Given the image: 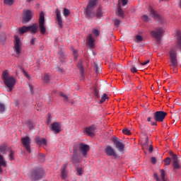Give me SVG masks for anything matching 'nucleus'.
Here are the masks:
<instances>
[{
	"instance_id": "nucleus-1",
	"label": "nucleus",
	"mask_w": 181,
	"mask_h": 181,
	"mask_svg": "<svg viewBox=\"0 0 181 181\" xmlns=\"http://www.w3.org/2000/svg\"><path fill=\"white\" fill-rule=\"evenodd\" d=\"M1 78L5 86L8 87V91L11 93V91L13 90L15 84H16V78L13 77V76H10L8 70H5L2 73Z\"/></svg>"
},
{
	"instance_id": "nucleus-2",
	"label": "nucleus",
	"mask_w": 181,
	"mask_h": 181,
	"mask_svg": "<svg viewBox=\"0 0 181 181\" xmlns=\"http://www.w3.org/2000/svg\"><path fill=\"white\" fill-rule=\"evenodd\" d=\"M45 170L43 168H36L34 170H32L28 174V176L29 179L32 181H38L45 176Z\"/></svg>"
},
{
	"instance_id": "nucleus-3",
	"label": "nucleus",
	"mask_w": 181,
	"mask_h": 181,
	"mask_svg": "<svg viewBox=\"0 0 181 181\" xmlns=\"http://www.w3.org/2000/svg\"><path fill=\"white\" fill-rule=\"evenodd\" d=\"M18 32L20 35H23L28 32H30V33H37V23H34L30 26H23L18 29Z\"/></svg>"
},
{
	"instance_id": "nucleus-4",
	"label": "nucleus",
	"mask_w": 181,
	"mask_h": 181,
	"mask_svg": "<svg viewBox=\"0 0 181 181\" xmlns=\"http://www.w3.org/2000/svg\"><path fill=\"white\" fill-rule=\"evenodd\" d=\"M170 67L171 69H176L177 67V53L175 49L170 50Z\"/></svg>"
},
{
	"instance_id": "nucleus-5",
	"label": "nucleus",
	"mask_w": 181,
	"mask_h": 181,
	"mask_svg": "<svg viewBox=\"0 0 181 181\" xmlns=\"http://www.w3.org/2000/svg\"><path fill=\"white\" fill-rule=\"evenodd\" d=\"M163 33H165V31L162 28H156L150 32V35L152 37L156 39L157 42H160V39H162Z\"/></svg>"
},
{
	"instance_id": "nucleus-6",
	"label": "nucleus",
	"mask_w": 181,
	"mask_h": 181,
	"mask_svg": "<svg viewBox=\"0 0 181 181\" xmlns=\"http://www.w3.org/2000/svg\"><path fill=\"white\" fill-rule=\"evenodd\" d=\"M167 115V112L160 110L155 112L153 114V118L154 121H156V122H163V120L165 119V118H166Z\"/></svg>"
},
{
	"instance_id": "nucleus-7",
	"label": "nucleus",
	"mask_w": 181,
	"mask_h": 181,
	"mask_svg": "<svg viewBox=\"0 0 181 181\" xmlns=\"http://www.w3.org/2000/svg\"><path fill=\"white\" fill-rule=\"evenodd\" d=\"M112 141L113 142V145L119 152H124V149H125V144H123L122 139H119L118 137H113Z\"/></svg>"
},
{
	"instance_id": "nucleus-8",
	"label": "nucleus",
	"mask_w": 181,
	"mask_h": 181,
	"mask_svg": "<svg viewBox=\"0 0 181 181\" xmlns=\"http://www.w3.org/2000/svg\"><path fill=\"white\" fill-rule=\"evenodd\" d=\"M121 4L122 6H125L128 4V0H119L118 6H117V11L116 14L117 16L120 18H124V11L122 10V7L121 6Z\"/></svg>"
},
{
	"instance_id": "nucleus-9",
	"label": "nucleus",
	"mask_w": 181,
	"mask_h": 181,
	"mask_svg": "<svg viewBox=\"0 0 181 181\" xmlns=\"http://www.w3.org/2000/svg\"><path fill=\"white\" fill-rule=\"evenodd\" d=\"M39 25L40 33L45 35V33H46V28L45 27V13H43V11L40 13Z\"/></svg>"
},
{
	"instance_id": "nucleus-10",
	"label": "nucleus",
	"mask_w": 181,
	"mask_h": 181,
	"mask_svg": "<svg viewBox=\"0 0 181 181\" xmlns=\"http://www.w3.org/2000/svg\"><path fill=\"white\" fill-rule=\"evenodd\" d=\"M21 144H23V146L25 147L27 152H28V153H30V137L25 136L24 138H22Z\"/></svg>"
},
{
	"instance_id": "nucleus-11",
	"label": "nucleus",
	"mask_w": 181,
	"mask_h": 181,
	"mask_svg": "<svg viewBox=\"0 0 181 181\" xmlns=\"http://www.w3.org/2000/svg\"><path fill=\"white\" fill-rule=\"evenodd\" d=\"M56 14V21L55 23L59 26V28H63V20L62 18V11L59 10L57 8L55 10Z\"/></svg>"
},
{
	"instance_id": "nucleus-12",
	"label": "nucleus",
	"mask_w": 181,
	"mask_h": 181,
	"mask_svg": "<svg viewBox=\"0 0 181 181\" xmlns=\"http://www.w3.org/2000/svg\"><path fill=\"white\" fill-rule=\"evenodd\" d=\"M49 129L54 132V134H59L60 131H62V126H60V123L54 122L49 126Z\"/></svg>"
},
{
	"instance_id": "nucleus-13",
	"label": "nucleus",
	"mask_w": 181,
	"mask_h": 181,
	"mask_svg": "<svg viewBox=\"0 0 181 181\" xmlns=\"http://www.w3.org/2000/svg\"><path fill=\"white\" fill-rule=\"evenodd\" d=\"M79 149L82 153V155L84 158H87V152L90 151V146L88 144H84L83 143H81L79 145Z\"/></svg>"
},
{
	"instance_id": "nucleus-14",
	"label": "nucleus",
	"mask_w": 181,
	"mask_h": 181,
	"mask_svg": "<svg viewBox=\"0 0 181 181\" xmlns=\"http://www.w3.org/2000/svg\"><path fill=\"white\" fill-rule=\"evenodd\" d=\"M15 45H14V49L16 51V54L19 56L21 54V38H19L18 36L15 35Z\"/></svg>"
},
{
	"instance_id": "nucleus-15",
	"label": "nucleus",
	"mask_w": 181,
	"mask_h": 181,
	"mask_svg": "<svg viewBox=\"0 0 181 181\" xmlns=\"http://www.w3.org/2000/svg\"><path fill=\"white\" fill-rule=\"evenodd\" d=\"M160 176L161 177H159V176H158V174L157 173H154L153 175V177H154V179H156V181H168L166 180V173L165 172V170H160Z\"/></svg>"
},
{
	"instance_id": "nucleus-16",
	"label": "nucleus",
	"mask_w": 181,
	"mask_h": 181,
	"mask_svg": "<svg viewBox=\"0 0 181 181\" xmlns=\"http://www.w3.org/2000/svg\"><path fill=\"white\" fill-rule=\"evenodd\" d=\"M32 20V12L30 10L24 11L23 17V23H26Z\"/></svg>"
},
{
	"instance_id": "nucleus-17",
	"label": "nucleus",
	"mask_w": 181,
	"mask_h": 181,
	"mask_svg": "<svg viewBox=\"0 0 181 181\" xmlns=\"http://www.w3.org/2000/svg\"><path fill=\"white\" fill-rule=\"evenodd\" d=\"M85 16L87 19H94V18H95V12L94 11V9L86 8Z\"/></svg>"
},
{
	"instance_id": "nucleus-18",
	"label": "nucleus",
	"mask_w": 181,
	"mask_h": 181,
	"mask_svg": "<svg viewBox=\"0 0 181 181\" xmlns=\"http://www.w3.org/2000/svg\"><path fill=\"white\" fill-rule=\"evenodd\" d=\"M95 129H96L95 125H92L88 127H86L85 129V132H86L88 136H94L95 134Z\"/></svg>"
},
{
	"instance_id": "nucleus-19",
	"label": "nucleus",
	"mask_w": 181,
	"mask_h": 181,
	"mask_svg": "<svg viewBox=\"0 0 181 181\" xmlns=\"http://www.w3.org/2000/svg\"><path fill=\"white\" fill-rule=\"evenodd\" d=\"M105 152L107 156H117V153H115V150L112 148V147L107 146L105 149Z\"/></svg>"
},
{
	"instance_id": "nucleus-20",
	"label": "nucleus",
	"mask_w": 181,
	"mask_h": 181,
	"mask_svg": "<svg viewBox=\"0 0 181 181\" xmlns=\"http://www.w3.org/2000/svg\"><path fill=\"white\" fill-rule=\"evenodd\" d=\"M67 169V164H64L61 168V176L62 179H66L67 177V172L66 171Z\"/></svg>"
},
{
	"instance_id": "nucleus-21",
	"label": "nucleus",
	"mask_w": 181,
	"mask_h": 181,
	"mask_svg": "<svg viewBox=\"0 0 181 181\" xmlns=\"http://www.w3.org/2000/svg\"><path fill=\"white\" fill-rule=\"evenodd\" d=\"M35 142L36 144H37V145H45L46 146V145H47V141L46 140V139H41L40 137H37L35 139Z\"/></svg>"
},
{
	"instance_id": "nucleus-22",
	"label": "nucleus",
	"mask_w": 181,
	"mask_h": 181,
	"mask_svg": "<svg viewBox=\"0 0 181 181\" xmlns=\"http://www.w3.org/2000/svg\"><path fill=\"white\" fill-rule=\"evenodd\" d=\"M177 44H176V47L177 49H181V32L180 31H177Z\"/></svg>"
},
{
	"instance_id": "nucleus-23",
	"label": "nucleus",
	"mask_w": 181,
	"mask_h": 181,
	"mask_svg": "<svg viewBox=\"0 0 181 181\" xmlns=\"http://www.w3.org/2000/svg\"><path fill=\"white\" fill-rule=\"evenodd\" d=\"M87 45L90 49H93V47H94V38L92 35H89L87 41Z\"/></svg>"
},
{
	"instance_id": "nucleus-24",
	"label": "nucleus",
	"mask_w": 181,
	"mask_h": 181,
	"mask_svg": "<svg viewBox=\"0 0 181 181\" xmlns=\"http://www.w3.org/2000/svg\"><path fill=\"white\" fill-rule=\"evenodd\" d=\"M140 128H141V134H143V135H146V133L148 132V131L151 129V127H149V126L146 124L141 125Z\"/></svg>"
},
{
	"instance_id": "nucleus-25",
	"label": "nucleus",
	"mask_w": 181,
	"mask_h": 181,
	"mask_svg": "<svg viewBox=\"0 0 181 181\" xmlns=\"http://www.w3.org/2000/svg\"><path fill=\"white\" fill-rule=\"evenodd\" d=\"M71 162L74 164L78 163L80 162V159H78V157H77V151L74 149V156L71 158Z\"/></svg>"
},
{
	"instance_id": "nucleus-26",
	"label": "nucleus",
	"mask_w": 181,
	"mask_h": 181,
	"mask_svg": "<svg viewBox=\"0 0 181 181\" xmlns=\"http://www.w3.org/2000/svg\"><path fill=\"white\" fill-rule=\"evenodd\" d=\"M148 11L151 13V15H152L153 19H159V14H157L156 11H155L152 7H149Z\"/></svg>"
},
{
	"instance_id": "nucleus-27",
	"label": "nucleus",
	"mask_w": 181,
	"mask_h": 181,
	"mask_svg": "<svg viewBox=\"0 0 181 181\" xmlns=\"http://www.w3.org/2000/svg\"><path fill=\"white\" fill-rule=\"evenodd\" d=\"M97 5V1L95 0H90L86 7V9H94V7Z\"/></svg>"
},
{
	"instance_id": "nucleus-28",
	"label": "nucleus",
	"mask_w": 181,
	"mask_h": 181,
	"mask_svg": "<svg viewBox=\"0 0 181 181\" xmlns=\"http://www.w3.org/2000/svg\"><path fill=\"white\" fill-rule=\"evenodd\" d=\"M173 170H177L181 168V165L179 161H173Z\"/></svg>"
},
{
	"instance_id": "nucleus-29",
	"label": "nucleus",
	"mask_w": 181,
	"mask_h": 181,
	"mask_svg": "<svg viewBox=\"0 0 181 181\" xmlns=\"http://www.w3.org/2000/svg\"><path fill=\"white\" fill-rule=\"evenodd\" d=\"M6 168V162L4 160V156L2 155H0V170L2 172V168Z\"/></svg>"
},
{
	"instance_id": "nucleus-30",
	"label": "nucleus",
	"mask_w": 181,
	"mask_h": 181,
	"mask_svg": "<svg viewBox=\"0 0 181 181\" xmlns=\"http://www.w3.org/2000/svg\"><path fill=\"white\" fill-rule=\"evenodd\" d=\"M95 16L100 19L103 16V9H101V7H99L96 11V14H95Z\"/></svg>"
},
{
	"instance_id": "nucleus-31",
	"label": "nucleus",
	"mask_w": 181,
	"mask_h": 181,
	"mask_svg": "<svg viewBox=\"0 0 181 181\" xmlns=\"http://www.w3.org/2000/svg\"><path fill=\"white\" fill-rule=\"evenodd\" d=\"M58 56H59V60H61L62 62H64L66 57H64V53L63 52V51L59 50L58 52Z\"/></svg>"
},
{
	"instance_id": "nucleus-32",
	"label": "nucleus",
	"mask_w": 181,
	"mask_h": 181,
	"mask_svg": "<svg viewBox=\"0 0 181 181\" xmlns=\"http://www.w3.org/2000/svg\"><path fill=\"white\" fill-rule=\"evenodd\" d=\"M170 155L173 162H178L179 161V159L177 158V155L173 153V152H170Z\"/></svg>"
},
{
	"instance_id": "nucleus-33",
	"label": "nucleus",
	"mask_w": 181,
	"mask_h": 181,
	"mask_svg": "<svg viewBox=\"0 0 181 181\" xmlns=\"http://www.w3.org/2000/svg\"><path fill=\"white\" fill-rule=\"evenodd\" d=\"M8 158L10 160H15V152L12 150L9 151Z\"/></svg>"
},
{
	"instance_id": "nucleus-34",
	"label": "nucleus",
	"mask_w": 181,
	"mask_h": 181,
	"mask_svg": "<svg viewBox=\"0 0 181 181\" xmlns=\"http://www.w3.org/2000/svg\"><path fill=\"white\" fill-rule=\"evenodd\" d=\"M108 95L107 93H104L103 95L101 97V100H100V103L103 104V103H105V100H108Z\"/></svg>"
},
{
	"instance_id": "nucleus-35",
	"label": "nucleus",
	"mask_w": 181,
	"mask_h": 181,
	"mask_svg": "<svg viewBox=\"0 0 181 181\" xmlns=\"http://www.w3.org/2000/svg\"><path fill=\"white\" fill-rule=\"evenodd\" d=\"M60 97H62L64 98V103H67L69 101V96L61 92L59 93Z\"/></svg>"
},
{
	"instance_id": "nucleus-36",
	"label": "nucleus",
	"mask_w": 181,
	"mask_h": 181,
	"mask_svg": "<svg viewBox=\"0 0 181 181\" xmlns=\"http://www.w3.org/2000/svg\"><path fill=\"white\" fill-rule=\"evenodd\" d=\"M21 71H23V74L25 77H26V78H28V80H30V76H29V74H28V72H26V71H25V69H23V67H21Z\"/></svg>"
},
{
	"instance_id": "nucleus-37",
	"label": "nucleus",
	"mask_w": 181,
	"mask_h": 181,
	"mask_svg": "<svg viewBox=\"0 0 181 181\" xmlns=\"http://www.w3.org/2000/svg\"><path fill=\"white\" fill-rule=\"evenodd\" d=\"M43 81L45 83H47L48 81H50V76L49 74H45L42 78Z\"/></svg>"
},
{
	"instance_id": "nucleus-38",
	"label": "nucleus",
	"mask_w": 181,
	"mask_h": 181,
	"mask_svg": "<svg viewBox=\"0 0 181 181\" xmlns=\"http://www.w3.org/2000/svg\"><path fill=\"white\" fill-rule=\"evenodd\" d=\"M63 15L65 18H67L70 15V10L69 8H64Z\"/></svg>"
},
{
	"instance_id": "nucleus-39",
	"label": "nucleus",
	"mask_w": 181,
	"mask_h": 181,
	"mask_svg": "<svg viewBox=\"0 0 181 181\" xmlns=\"http://www.w3.org/2000/svg\"><path fill=\"white\" fill-rule=\"evenodd\" d=\"M94 69H95L96 74H100V73H101V68L100 66H98V65L95 64Z\"/></svg>"
},
{
	"instance_id": "nucleus-40",
	"label": "nucleus",
	"mask_w": 181,
	"mask_h": 181,
	"mask_svg": "<svg viewBox=\"0 0 181 181\" xmlns=\"http://www.w3.org/2000/svg\"><path fill=\"white\" fill-rule=\"evenodd\" d=\"M78 69L80 70L81 77L83 78L84 77V68H83V65L79 64Z\"/></svg>"
},
{
	"instance_id": "nucleus-41",
	"label": "nucleus",
	"mask_w": 181,
	"mask_h": 181,
	"mask_svg": "<svg viewBox=\"0 0 181 181\" xmlns=\"http://www.w3.org/2000/svg\"><path fill=\"white\" fill-rule=\"evenodd\" d=\"M147 122H150L151 125H153V126L155 125L156 127V125H158L156 122H152V117H147Z\"/></svg>"
},
{
	"instance_id": "nucleus-42",
	"label": "nucleus",
	"mask_w": 181,
	"mask_h": 181,
	"mask_svg": "<svg viewBox=\"0 0 181 181\" xmlns=\"http://www.w3.org/2000/svg\"><path fill=\"white\" fill-rule=\"evenodd\" d=\"M142 40H144V37H142V36L139 35L136 36V43H140Z\"/></svg>"
},
{
	"instance_id": "nucleus-43",
	"label": "nucleus",
	"mask_w": 181,
	"mask_h": 181,
	"mask_svg": "<svg viewBox=\"0 0 181 181\" xmlns=\"http://www.w3.org/2000/svg\"><path fill=\"white\" fill-rule=\"evenodd\" d=\"M122 132L124 134V135H131V130H129L128 128H124L122 130Z\"/></svg>"
},
{
	"instance_id": "nucleus-44",
	"label": "nucleus",
	"mask_w": 181,
	"mask_h": 181,
	"mask_svg": "<svg viewBox=\"0 0 181 181\" xmlns=\"http://www.w3.org/2000/svg\"><path fill=\"white\" fill-rule=\"evenodd\" d=\"M165 165H166V166H169V165H170V162H172V160L170 159V158L167 157L165 160Z\"/></svg>"
},
{
	"instance_id": "nucleus-45",
	"label": "nucleus",
	"mask_w": 181,
	"mask_h": 181,
	"mask_svg": "<svg viewBox=\"0 0 181 181\" xmlns=\"http://www.w3.org/2000/svg\"><path fill=\"white\" fill-rule=\"evenodd\" d=\"M0 152L2 153H5L6 152V145H2L0 146Z\"/></svg>"
},
{
	"instance_id": "nucleus-46",
	"label": "nucleus",
	"mask_w": 181,
	"mask_h": 181,
	"mask_svg": "<svg viewBox=\"0 0 181 181\" xmlns=\"http://www.w3.org/2000/svg\"><path fill=\"white\" fill-rule=\"evenodd\" d=\"M4 4L6 5H9V6H11V5L13 4V0H4Z\"/></svg>"
},
{
	"instance_id": "nucleus-47",
	"label": "nucleus",
	"mask_w": 181,
	"mask_h": 181,
	"mask_svg": "<svg viewBox=\"0 0 181 181\" xmlns=\"http://www.w3.org/2000/svg\"><path fill=\"white\" fill-rule=\"evenodd\" d=\"M92 33H93V35H95V36L98 37L100 36V31L97 29H93Z\"/></svg>"
},
{
	"instance_id": "nucleus-48",
	"label": "nucleus",
	"mask_w": 181,
	"mask_h": 181,
	"mask_svg": "<svg viewBox=\"0 0 181 181\" xmlns=\"http://www.w3.org/2000/svg\"><path fill=\"white\" fill-rule=\"evenodd\" d=\"M38 159L40 162H45V155L39 154Z\"/></svg>"
},
{
	"instance_id": "nucleus-49",
	"label": "nucleus",
	"mask_w": 181,
	"mask_h": 181,
	"mask_svg": "<svg viewBox=\"0 0 181 181\" xmlns=\"http://www.w3.org/2000/svg\"><path fill=\"white\" fill-rule=\"evenodd\" d=\"M76 172L78 174L79 176H81L83 175V168H77Z\"/></svg>"
},
{
	"instance_id": "nucleus-50",
	"label": "nucleus",
	"mask_w": 181,
	"mask_h": 181,
	"mask_svg": "<svg viewBox=\"0 0 181 181\" xmlns=\"http://www.w3.org/2000/svg\"><path fill=\"white\" fill-rule=\"evenodd\" d=\"M141 18L144 22H149V17L146 15H144Z\"/></svg>"
},
{
	"instance_id": "nucleus-51",
	"label": "nucleus",
	"mask_w": 181,
	"mask_h": 181,
	"mask_svg": "<svg viewBox=\"0 0 181 181\" xmlns=\"http://www.w3.org/2000/svg\"><path fill=\"white\" fill-rule=\"evenodd\" d=\"M93 94L95 97H97L98 98H100V94L98 93V90H97V88L94 89Z\"/></svg>"
},
{
	"instance_id": "nucleus-52",
	"label": "nucleus",
	"mask_w": 181,
	"mask_h": 181,
	"mask_svg": "<svg viewBox=\"0 0 181 181\" xmlns=\"http://www.w3.org/2000/svg\"><path fill=\"white\" fill-rule=\"evenodd\" d=\"M26 124L30 129H32V128H33V124L32 123V122L28 121Z\"/></svg>"
},
{
	"instance_id": "nucleus-53",
	"label": "nucleus",
	"mask_w": 181,
	"mask_h": 181,
	"mask_svg": "<svg viewBox=\"0 0 181 181\" xmlns=\"http://www.w3.org/2000/svg\"><path fill=\"white\" fill-rule=\"evenodd\" d=\"M5 111V105L0 103V112H4Z\"/></svg>"
},
{
	"instance_id": "nucleus-54",
	"label": "nucleus",
	"mask_w": 181,
	"mask_h": 181,
	"mask_svg": "<svg viewBox=\"0 0 181 181\" xmlns=\"http://www.w3.org/2000/svg\"><path fill=\"white\" fill-rule=\"evenodd\" d=\"M119 23H121V21L119 19H115V25L117 26V28H118V26H119Z\"/></svg>"
},
{
	"instance_id": "nucleus-55",
	"label": "nucleus",
	"mask_w": 181,
	"mask_h": 181,
	"mask_svg": "<svg viewBox=\"0 0 181 181\" xmlns=\"http://www.w3.org/2000/svg\"><path fill=\"white\" fill-rule=\"evenodd\" d=\"M132 73H136V71H138V69H136V67L135 66H132L130 69Z\"/></svg>"
},
{
	"instance_id": "nucleus-56",
	"label": "nucleus",
	"mask_w": 181,
	"mask_h": 181,
	"mask_svg": "<svg viewBox=\"0 0 181 181\" xmlns=\"http://www.w3.org/2000/svg\"><path fill=\"white\" fill-rule=\"evenodd\" d=\"M50 122H52V116H50V115H48V117H47V124H50Z\"/></svg>"
},
{
	"instance_id": "nucleus-57",
	"label": "nucleus",
	"mask_w": 181,
	"mask_h": 181,
	"mask_svg": "<svg viewBox=\"0 0 181 181\" xmlns=\"http://www.w3.org/2000/svg\"><path fill=\"white\" fill-rule=\"evenodd\" d=\"M148 145H149V139H148V137H146L145 139L144 146H148Z\"/></svg>"
},
{
	"instance_id": "nucleus-58",
	"label": "nucleus",
	"mask_w": 181,
	"mask_h": 181,
	"mask_svg": "<svg viewBox=\"0 0 181 181\" xmlns=\"http://www.w3.org/2000/svg\"><path fill=\"white\" fill-rule=\"evenodd\" d=\"M28 86H29L30 91L31 94H33V86H32L30 83H29Z\"/></svg>"
},
{
	"instance_id": "nucleus-59",
	"label": "nucleus",
	"mask_w": 181,
	"mask_h": 181,
	"mask_svg": "<svg viewBox=\"0 0 181 181\" xmlns=\"http://www.w3.org/2000/svg\"><path fill=\"white\" fill-rule=\"evenodd\" d=\"M148 152H149L150 153H152V152H153V146H152V145H150V146H149Z\"/></svg>"
},
{
	"instance_id": "nucleus-60",
	"label": "nucleus",
	"mask_w": 181,
	"mask_h": 181,
	"mask_svg": "<svg viewBox=\"0 0 181 181\" xmlns=\"http://www.w3.org/2000/svg\"><path fill=\"white\" fill-rule=\"evenodd\" d=\"M151 160V163H153V165H155V163H156V158L155 157H152Z\"/></svg>"
},
{
	"instance_id": "nucleus-61",
	"label": "nucleus",
	"mask_w": 181,
	"mask_h": 181,
	"mask_svg": "<svg viewBox=\"0 0 181 181\" xmlns=\"http://www.w3.org/2000/svg\"><path fill=\"white\" fill-rule=\"evenodd\" d=\"M149 60H147V61H146V62H140V64L141 65V66H146V64H148V63H149Z\"/></svg>"
},
{
	"instance_id": "nucleus-62",
	"label": "nucleus",
	"mask_w": 181,
	"mask_h": 181,
	"mask_svg": "<svg viewBox=\"0 0 181 181\" xmlns=\"http://www.w3.org/2000/svg\"><path fill=\"white\" fill-rule=\"evenodd\" d=\"M35 42H36V38H32L30 40V45H35Z\"/></svg>"
},
{
	"instance_id": "nucleus-63",
	"label": "nucleus",
	"mask_w": 181,
	"mask_h": 181,
	"mask_svg": "<svg viewBox=\"0 0 181 181\" xmlns=\"http://www.w3.org/2000/svg\"><path fill=\"white\" fill-rule=\"evenodd\" d=\"M57 71H60V73H62L63 72V69L62 68H57Z\"/></svg>"
},
{
	"instance_id": "nucleus-64",
	"label": "nucleus",
	"mask_w": 181,
	"mask_h": 181,
	"mask_svg": "<svg viewBox=\"0 0 181 181\" xmlns=\"http://www.w3.org/2000/svg\"><path fill=\"white\" fill-rule=\"evenodd\" d=\"M73 53H74V54H75V56L77 54V50H76V49H74V51H73Z\"/></svg>"
}]
</instances>
